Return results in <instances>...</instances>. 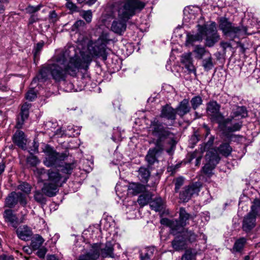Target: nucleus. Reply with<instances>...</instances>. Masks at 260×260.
Segmentation results:
<instances>
[{"instance_id": "nucleus-1", "label": "nucleus", "mask_w": 260, "mask_h": 260, "mask_svg": "<svg viewBox=\"0 0 260 260\" xmlns=\"http://www.w3.org/2000/svg\"><path fill=\"white\" fill-rule=\"evenodd\" d=\"M72 50L74 51V49L65 48L56 53L53 58L52 63L47 64L41 69L37 77L38 80H46L51 75L56 81H60L65 80L67 75L76 76L79 68H87L90 58L87 57L82 62H76V59H70Z\"/></svg>"}, {"instance_id": "nucleus-2", "label": "nucleus", "mask_w": 260, "mask_h": 260, "mask_svg": "<svg viewBox=\"0 0 260 260\" xmlns=\"http://www.w3.org/2000/svg\"><path fill=\"white\" fill-rule=\"evenodd\" d=\"M150 132L156 139L154 142L155 147L149 149L145 157L149 166L153 165L155 162H158L156 156L160 154L168 146L170 148L166 151L168 154H172L176 144L175 134L156 118H154L151 122Z\"/></svg>"}, {"instance_id": "nucleus-3", "label": "nucleus", "mask_w": 260, "mask_h": 260, "mask_svg": "<svg viewBox=\"0 0 260 260\" xmlns=\"http://www.w3.org/2000/svg\"><path fill=\"white\" fill-rule=\"evenodd\" d=\"M109 39L106 35H102L95 41H93L91 39L90 36L86 38H79L78 40L79 45H81L82 49H85L86 48L89 54H85L82 52L81 57L76 55L75 48L73 47H70L68 48H73L74 51H71V58L76 59V62H82L86 57L90 58V62L87 68L81 67L80 69L87 70L92 61V57L101 58L104 61L107 59L108 53L107 52V45L108 44Z\"/></svg>"}, {"instance_id": "nucleus-4", "label": "nucleus", "mask_w": 260, "mask_h": 260, "mask_svg": "<svg viewBox=\"0 0 260 260\" xmlns=\"http://www.w3.org/2000/svg\"><path fill=\"white\" fill-rule=\"evenodd\" d=\"M145 6L140 0H119L116 2L115 7L118 19L113 21L111 30L121 35L126 29L127 21L135 15L136 10H142Z\"/></svg>"}, {"instance_id": "nucleus-5", "label": "nucleus", "mask_w": 260, "mask_h": 260, "mask_svg": "<svg viewBox=\"0 0 260 260\" xmlns=\"http://www.w3.org/2000/svg\"><path fill=\"white\" fill-rule=\"evenodd\" d=\"M77 166V161L75 160H72L70 162L62 161L57 168V171H50L49 173V177L51 181L53 182L51 187L52 189L55 190L63 183L66 182Z\"/></svg>"}, {"instance_id": "nucleus-6", "label": "nucleus", "mask_w": 260, "mask_h": 260, "mask_svg": "<svg viewBox=\"0 0 260 260\" xmlns=\"http://www.w3.org/2000/svg\"><path fill=\"white\" fill-rule=\"evenodd\" d=\"M191 214L186 212L184 208L179 209V217L178 220H171L166 218L160 220L161 224L167 225L170 229V233L173 235L181 233L184 230V227L188 223V220L192 219Z\"/></svg>"}, {"instance_id": "nucleus-7", "label": "nucleus", "mask_w": 260, "mask_h": 260, "mask_svg": "<svg viewBox=\"0 0 260 260\" xmlns=\"http://www.w3.org/2000/svg\"><path fill=\"white\" fill-rule=\"evenodd\" d=\"M219 27L223 34L231 40L236 38L244 37L245 35L251 34L248 33L247 27L243 25L235 26L226 18H221L219 21Z\"/></svg>"}, {"instance_id": "nucleus-8", "label": "nucleus", "mask_w": 260, "mask_h": 260, "mask_svg": "<svg viewBox=\"0 0 260 260\" xmlns=\"http://www.w3.org/2000/svg\"><path fill=\"white\" fill-rule=\"evenodd\" d=\"M50 171L53 170L52 169L46 170L44 168H36L33 169L34 175L37 179L38 182H43L46 180L48 181V182L44 183L42 191L46 196L52 197L56 195L58 189H56L55 190L52 189L51 187H52L53 182L51 181L49 177V173Z\"/></svg>"}, {"instance_id": "nucleus-9", "label": "nucleus", "mask_w": 260, "mask_h": 260, "mask_svg": "<svg viewBox=\"0 0 260 260\" xmlns=\"http://www.w3.org/2000/svg\"><path fill=\"white\" fill-rule=\"evenodd\" d=\"M44 152L46 154V157L43 162L47 167H55L57 168L61 161L67 159L69 153H59L57 152L50 146L47 145Z\"/></svg>"}, {"instance_id": "nucleus-10", "label": "nucleus", "mask_w": 260, "mask_h": 260, "mask_svg": "<svg viewBox=\"0 0 260 260\" xmlns=\"http://www.w3.org/2000/svg\"><path fill=\"white\" fill-rule=\"evenodd\" d=\"M260 215V201L256 200L251 206L250 212L244 217L242 229L246 232H250L256 225V217Z\"/></svg>"}, {"instance_id": "nucleus-11", "label": "nucleus", "mask_w": 260, "mask_h": 260, "mask_svg": "<svg viewBox=\"0 0 260 260\" xmlns=\"http://www.w3.org/2000/svg\"><path fill=\"white\" fill-rule=\"evenodd\" d=\"M204 29L203 39L205 38V45L211 47L220 39V36L217 32L216 23L213 22L209 25H202Z\"/></svg>"}, {"instance_id": "nucleus-12", "label": "nucleus", "mask_w": 260, "mask_h": 260, "mask_svg": "<svg viewBox=\"0 0 260 260\" xmlns=\"http://www.w3.org/2000/svg\"><path fill=\"white\" fill-rule=\"evenodd\" d=\"M18 203L23 207L26 205V195L20 192L12 191L6 198L5 207L11 209L14 208Z\"/></svg>"}, {"instance_id": "nucleus-13", "label": "nucleus", "mask_w": 260, "mask_h": 260, "mask_svg": "<svg viewBox=\"0 0 260 260\" xmlns=\"http://www.w3.org/2000/svg\"><path fill=\"white\" fill-rule=\"evenodd\" d=\"M201 187V184L198 182L185 186L180 193V200L183 202H187L193 195L198 194Z\"/></svg>"}, {"instance_id": "nucleus-14", "label": "nucleus", "mask_w": 260, "mask_h": 260, "mask_svg": "<svg viewBox=\"0 0 260 260\" xmlns=\"http://www.w3.org/2000/svg\"><path fill=\"white\" fill-rule=\"evenodd\" d=\"M220 109V105L215 101H210L207 104L206 112L212 121L218 122L222 119Z\"/></svg>"}, {"instance_id": "nucleus-15", "label": "nucleus", "mask_w": 260, "mask_h": 260, "mask_svg": "<svg viewBox=\"0 0 260 260\" xmlns=\"http://www.w3.org/2000/svg\"><path fill=\"white\" fill-rule=\"evenodd\" d=\"M176 110L169 105H166L162 107L160 117L165 119L169 122V125L173 126L176 119Z\"/></svg>"}, {"instance_id": "nucleus-16", "label": "nucleus", "mask_w": 260, "mask_h": 260, "mask_svg": "<svg viewBox=\"0 0 260 260\" xmlns=\"http://www.w3.org/2000/svg\"><path fill=\"white\" fill-rule=\"evenodd\" d=\"M100 245L93 244L89 250L79 256L78 260H96L100 256Z\"/></svg>"}, {"instance_id": "nucleus-17", "label": "nucleus", "mask_w": 260, "mask_h": 260, "mask_svg": "<svg viewBox=\"0 0 260 260\" xmlns=\"http://www.w3.org/2000/svg\"><path fill=\"white\" fill-rule=\"evenodd\" d=\"M4 221L14 229H16L19 224V219L16 214L11 209L5 210L3 213Z\"/></svg>"}, {"instance_id": "nucleus-18", "label": "nucleus", "mask_w": 260, "mask_h": 260, "mask_svg": "<svg viewBox=\"0 0 260 260\" xmlns=\"http://www.w3.org/2000/svg\"><path fill=\"white\" fill-rule=\"evenodd\" d=\"M16 233L18 237L23 241L28 240L32 235V232L30 229L26 225L17 227Z\"/></svg>"}, {"instance_id": "nucleus-19", "label": "nucleus", "mask_w": 260, "mask_h": 260, "mask_svg": "<svg viewBox=\"0 0 260 260\" xmlns=\"http://www.w3.org/2000/svg\"><path fill=\"white\" fill-rule=\"evenodd\" d=\"M248 116V112L245 106H236L232 110L230 118L228 120H232L235 118L238 117L241 119L245 118Z\"/></svg>"}, {"instance_id": "nucleus-20", "label": "nucleus", "mask_w": 260, "mask_h": 260, "mask_svg": "<svg viewBox=\"0 0 260 260\" xmlns=\"http://www.w3.org/2000/svg\"><path fill=\"white\" fill-rule=\"evenodd\" d=\"M13 142L14 144L22 149H24L26 146V139L24 133L20 130L16 131L12 137Z\"/></svg>"}, {"instance_id": "nucleus-21", "label": "nucleus", "mask_w": 260, "mask_h": 260, "mask_svg": "<svg viewBox=\"0 0 260 260\" xmlns=\"http://www.w3.org/2000/svg\"><path fill=\"white\" fill-rule=\"evenodd\" d=\"M190 109L191 108L189 105V101L188 99H186L181 101L175 109L176 110V114H178V115L181 118L189 113Z\"/></svg>"}, {"instance_id": "nucleus-22", "label": "nucleus", "mask_w": 260, "mask_h": 260, "mask_svg": "<svg viewBox=\"0 0 260 260\" xmlns=\"http://www.w3.org/2000/svg\"><path fill=\"white\" fill-rule=\"evenodd\" d=\"M198 33L196 35L187 34L185 44L186 45H192L194 42L202 41L203 40V31H204L202 26L198 25Z\"/></svg>"}, {"instance_id": "nucleus-23", "label": "nucleus", "mask_w": 260, "mask_h": 260, "mask_svg": "<svg viewBox=\"0 0 260 260\" xmlns=\"http://www.w3.org/2000/svg\"><path fill=\"white\" fill-rule=\"evenodd\" d=\"M172 242V246L176 251H179L184 248L186 238L183 236L182 232L179 233Z\"/></svg>"}, {"instance_id": "nucleus-24", "label": "nucleus", "mask_w": 260, "mask_h": 260, "mask_svg": "<svg viewBox=\"0 0 260 260\" xmlns=\"http://www.w3.org/2000/svg\"><path fill=\"white\" fill-rule=\"evenodd\" d=\"M86 24L83 20H78L76 21L74 24L71 26L70 30L71 32H75L79 36L77 40L79 38H86V36H84L81 34V31H82L85 28Z\"/></svg>"}, {"instance_id": "nucleus-25", "label": "nucleus", "mask_w": 260, "mask_h": 260, "mask_svg": "<svg viewBox=\"0 0 260 260\" xmlns=\"http://www.w3.org/2000/svg\"><path fill=\"white\" fill-rule=\"evenodd\" d=\"M98 244L100 245V254H101L102 257H114V253L113 252L114 248L111 242H107L105 247L104 248H101V243Z\"/></svg>"}, {"instance_id": "nucleus-26", "label": "nucleus", "mask_w": 260, "mask_h": 260, "mask_svg": "<svg viewBox=\"0 0 260 260\" xmlns=\"http://www.w3.org/2000/svg\"><path fill=\"white\" fill-rule=\"evenodd\" d=\"M206 159L208 162L216 166L218 164L220 158L215 150H211L207 151Z\"/></svg>"}, {"instance_id": "nucleus-27", "label": "nucleus", "mask_w": 260, "mask_h": 260, "mask_svg": "<svg viewBox=\"0 0 260 260\" xmlns=\"http://www.w3.org/2000/svg\"><path fill=\"white\" fill-rule=\"evenodd\" d=\"M247 243V239L244 237H242L237 239L232 249L231 250L233 253H237L241 252Z\"/></svg>"}, {"instance_id": "nucleus-28", "label": "nucleus", "mask_w": 260, "mask_h": 260, "mask_svg": "<svg viewBox=\"0 0 260 260\" xmlns=\"http://www.w3.org/2000/svg\"><path fill=\"white\" fill-rule=\"evenodd\" d=\"M181 61L185 65V68L189 71L194 70V67L192 63L191 53L188 52L182 54Z\"/></svg>"}, {"instance_id": "nucleus-29", "label": "nucleus", "mask_w": 260, "mask_h": 260, "mask_svg": "<svg viewBox=\"0 0 260 260\" xmlns=\"http://www.w3.org/2000/svg\"><path fill=\"white\" fill-rule=\"evenodd\" d=\"M145 189L143 185L140 183H129L127 190L129 193L134 195L137 194L141 192H143Z\"/></svg>"}, {"instance_id": "nucleus-30", "label": "nucleus", "mask_w": 260, "mask_h": 260, "mask_svg": "<svg viewBox=\"0 0 260 260\" xmlns=\"http://www.w3.org/2000/svg\"><path fill=\"white\" fill-rule=\"evenodd\" d=\"M150 206L152 210L156 212L161 211L164 209V203L161 198H156L150 202Z\"/></svg>"}, {"instance_id": "nucleus-31", "label": "nucleus", "mask_w": 260, "mask_h": 260, "mask_svg": "<svg viewBox=\"0 0 260 260\" xmlns=\"http://www.w3.org/2000/svg\"><path fill=\"white\" fill-rule=\"evenodd\" d=\"M155 251V249L153 246L144 248L140 254L141 260H149L153 255Z\"/></svg>"}, {"instance_id": "nucleus-32", "label": "nucleus", "mask_w": 260, "mask_h": 260, "mask_svg": "<svg viewBox=\"0 0 260 260\" xmlns=\"http://www.w3.org/2000/svg\"><path fill=\"white\" fill-rule=\"evenodd\" d=\"M218 151L222 156L225 157L229 156L232 151V148L229 143H222L218 148Z\"/></svg>"}, {"instance_id": "nucleus-33", "label": "nucleus", "mask_w": 260, "mask_h": 260, "mask_svg": "<svg viewBox=\"0 0 260 260\" xmlns=\"http://www.w3.org/2000/svg\"><path fill=\"white\" fill-rule=\"evenodd\" d=\"M233 120L234 119H232V121L230 120H226L227 121H231V124L230 125H227L226 126V129L229 132H234L238 131L240 130L242 126V121H238L237 122H234Z\"/></svg>"}, {"instance_id": "nucleus-34", "label": "nucleus", "mask_w": 260, "mask_h": 260, "mask_svg": "<svg viewBox=\"0 0 260 260\" xmlns=\"http://www.w3.org/2000/svg\"><path fill=\"white\" fill-rule=\"evenodd\" d=\"M79 127L74 125H69L66 130V136L75 137L80 134Z\"/></svg>"}, {"instance_id": "nucleus-35", "label": "nucleus", "mask_w": 260, "mask_h": 260, "mask_svg": "<svg viewBox=\"0 0 260 260\" xmlns=\"http://www.w3.org/2000/svg\"><path fill=\"white\" fill-rule=\"evenodd\" d=\"M206 58L203 60L202 66L206 71H209L212 69L214 66L213 59L210 53H208Z\"/></svg>"}, {"instance_id": "nucleus-36", "label": "nucleus", "mask_w": 260, "mask_h": 260, "mask_svg": "<svg viewBox=\"0 0 260 260\" xmlns=\"http://www.w3.org/2000/svg\"><path fill=\"white\" fill-rule=\"evenodd\" d=\"M150 175V173L148 169L143 167H141L139 168V175L142 182H147Z\"/></svg>"}, {"instance_id": "nucleus-37", "label": "nucleus", "mask_w": 260, "mask_h": 260, "mask_svg": "<svg viewBox=\"0 0 260 260\" xmlns=\"http://www.w3.org/2000/svg\"><path fill=\"white\" fill-rule=\"evenodd\" d=\"M193 52L195 54L196 58L198 59L202 58L203 56H207L208 53H209L205 49V47L201 46H197L194 48Z\"/></svg>"}, {"instance_id": "nucleus-38", "label": "nucleus", "mask_w": 260, "mask_h": 260, "mask_svg": "<svg viewBox=\"0 0 260 260\" xmlns=\"http://www.w3.org/2000/svg\"><path fill=\"white\" fill-rule=\"evenodd\" d=\"M44 241L43 238L41 236L37 235L31 241V246L34 249H38L41 246Z\"/></svg>"}, {"instance_id": "nucleus-39", "label": "nucleus", "mask_w": 260, "mask_h": 260, "mask_svg": "<svg viewBox=\"0 0 260 260\" xmlns=\"http://www.w3.org/2000/svg\"><path fill=\"white\" fill-rule=\"evenodd\" d=\"M35 200L42 204H45L46 203V198L44 197V193L40 190H36L34 192V195Z\"/></svg>"}, {"instance_id": "nucleus-40", "label": "nucleus", "mask_w": 260, "mask_h": 260, "mask_svg": "<svg viewBox=\"0 0 260 260\" xmlns=\"http://www.w3.org/2000/svg\"><path fill=\"white\" fill-rule=\"evenodd\" d=\"M150 199V196L149 194H141L138 199V203L141 206L143 207L146 205Z\"/></svg>"}, {"instance_id": "nucleus-41", "label": "nucleus", "mask_w": 260, "mask_h": 260, "mask_svg": "<svg viewBox=\"0 0 260 260\" xmlns=\"http://www.w3.org/2000/svg\"><path fill=\"white\" fill-rule=\"evenodd\" d=\"M203 100L199 95L193 97L191 101V105L192 108L194 110H196L200 105L202 104Z\"/></svg>"}, {"instance_id": "nucleus-42", "label": "nucleus", "mask_w": 260, "mask_h": 260, "mask_svg": "<svg viewBox=\"0 0 260 260\" xmlns=\"http://www.w3.org/2000/svg\"><path fill=\"white\" fill-rule=\"evenodd\" d=\"M82 162L83 163V166L82 167V169L85 171L86 172H89L92 170L93 167V163L88 159H83L82 160ZM80 169H81V167H79Z\"/></svg>"}, {"instance_id": "nucleus-43", "label": "nucleus", "mask_w": 260, "mask_h": 260, "mask_svg": "<svg viewBox=\"0 0 260 260\" xmlns=\"http://www.w3.org/2000/svg\"><path fill=\"white\" fill-rule=\"evenodd\" d=\"M27 163L31 167H36L40 163L39 158L34 155H30L26 158Z\"/></svg>"}, {"instance_id": "nucleus-44", "label": "nucleus", "mask_w": 260, "mask_h": 260, "mask_svg": "<svg viewBox=\"0 0 260 260\" xmlns=\"http://www.w3.org/2000/svg\"><path fill=\"white\" fill-rule=\"evenodd\" d=\"M216 166L208 162L202 168L203 173L208 176H211L212 174V171Z\"/></svg>"}, {"instance_id": "nucleus-45", "label": "nucleus", "mask_w": 260, "mask_h": 260, "mask_svg": "<svg viewBox=\"0 0 260 260\" xmlns=\"http://www.w3.org/2000/svg\"><path fill=\"white\" fill-rule=\"evenodd\" d=\"M80 16L85 20L87 23H90L92 20V14L91 10L82 11L80 12Z\"/></svg>"}, {"instance_id": "nucleus-46", "label": "nucleus", "mask_w": 260, "mask_h": 260, "mask_svg": "<svg viewBox=\"0 0 260 260\" xmlns=\"http://www.w3.org/2000/svg\"><path fill=\"white\" fill-rule=\"evenodd\" d=\"M183 236L185 237L186 240L187 239L191 242H194L196 240L197 236L192 231H186L185 233L182 232Z\"/></svg>"}, {"instance_id": "nucleus-47", "label": "nucleus", "mask_w": 260, "mask_h": 260, "mask_svg": "<svg viewBox=\"0 0 260 260\" xmlns=\"http://www.w3.org/2000/svg\"><path fill=\"white\" fill-rule=\"evenodd\" d=\"M44 44V43L43 42H39L34 47L33 53L35 59L39 56L40 53L43 47Z\"/></svg>"}, {"instance_id": "nucleus-48", "label": "nucleus", "mask_w": 260, "mask_h": 260, "mask_svg": "<svg viewBox=\"0 0 260 260\" xmlns=\"http://www.w3.org/2000/svg\"><path fill=\"white\" fill-rule=\"evenodd\" d=\"M18 189L26 194H28L31 191V186L26 182H22L18 185Z\"/></svg>"}, {"instance_id": "nucleus-49", "label": "nucleus", "mask_w": 260, "mask_h": 260, "mask_svg": "<svg viewBox=\"0 0 260 260\" xmlns=\"http://www.w3.org/2000/svg\"><path fill=\"white\" fill-rule=\"evenodd\" d=\"M214 141V137L211 136L208 142L205 143L204 146H202L201 147V152L203 153L204 151H206V149L210 148L213 144Z\"/></svg>"}, {"instance_id": "nucleus-50", "label": "nucleus", "mask_w": 260, "mask_h": 260, "mask_svg": "<svg viewBox=\"0 0 260 260\" xmlns=\"http://www.w3.org/2000/svg\"><path fill=\"white\" fill-rule=\"evenodd\" d=\"M67 1L66 6V7L71 11V13L77 12L79 11V8L74 4L71 0H66Z\"/></svg>"}, {"instance_id": "nucleus-51", "label": "nucleus", "mask_w": 260, "mask_h": 260, "mask_svg": "<svg viewBox=\"0 0 260 260\" xmlns=\"http://www.w3.org/2000/svg\"><path fill=\"white\" fill-rule=\"evenodd\" d=\"M42 7V5H39L36 6H28L26 8V11L27 13L30 14H35V13L39 11Z\"/></svg>"}, {"instance_id": "nucleus-52", "label": "nucleus", "mask_w": 260, "mask_h": 260, "mask_svg": "<svg viewBox=\"0 0 260 260\" xmlns=\"http://www.w3.org/2000/svg\"><path fill=\"white\" fill-rule=\"evenodd\" d=\"M183 183L184 178L182 177H180L176 179L175 183V190L176 192H178L179 189L183 185Z\"/></svg>"}, {"instance_id": "nucleus-53", "label": "nucleus", "mask_w": 260, "mask_h": 260, "mask_svg": "<svg viewBox=\"0 0 260 260\" xmlns=\"http://www.w3.org/2000/svg\"><path fill=\"white\" fill-rule=\"evenodd\" d=\"M37 97V94L34 89H30L28 90L25 95V98L26 100L29 101H32Z\"/></svg>"}, {"instance_id": "nucleus-54", "label": "nucleus", "mask_w": 260, "mask_h": 260, "mask_svg": "<svg viewBox=\"0 0 260 260\" xmlns=\"http://www.w3.org/2000/svg\"><path fill=\"white\" fill-rule=\"evenodd\" d=\"M181 260H196L194 255L191 252L187 251L183 255Z\"/></svg>"}, {"instance_id": "nucleus-55", "label": "nucleus", "mask_w": 260, "mask_h": 260, "mask_svg": "<svg viewBox=\"0 0 260 260\" xmlns=\"http://www.w3.org/2000/svg\"><path fill=\"white\" fill-rule=\"evenodd\" d=\"M38 249V250L37 252V255L40 258H44L45 257V254L47 252V250H46V248L42 247V248H39Z\"/></svg>"}, {"instance_id": "nucleus-56", "label": "nucleus", "mask_w": 260, "mask_h": 260, "mask_svg": "<svg viewBox=\"0 0 260 260\" xmlns=\"http://www.w3.org/2000/svg\"><path fill=\"white\" fill-rule=\"evenodd\" d=\"M54 133V136H56L57 137H62L66 136V131H63L61 128L57 129Z\"/></svg>"}, {"instance_id": "nucleus-57", "label": "nucleus", "mask_w": 260, "mask_h": 260, "mask_svg": "<svg viewBox=\"0 0 260 260\" xmlns=\"http://www.w3.org/2000/svg\"><path fill=\"white\" fill-rule=\"evenodd\" d=\"M49 17L52 22H55L57 20V15L55 11H51Z\"/></svg>"}, {"instance_id": "nucleus-58", "label": "nucleus", "mask_w": 260, "mask_h": 260, "mask_svg": "<svg viewBox=\"0 0 260 260\" xmlns=\"http://www.w3.org/2000/svg\"><path fill=\"white\" fill-rule=\"evenodd\" d=\"M29 115V112L21 109L20 116L23 119H27Z\"/></svg>"}, {"instance_id": "nucleus-59", "label": "nucleus", "mask_w": 260, "mask_h": 260, "mask_svg": "<svg viewBox=\"0 0 260 260\" xmlns=\"http://www.w3.org/2000/svg\"><path fill=\"white\" fill-rule=\"evenodd\" d=\"M38 20V16L35 14H31V16L29 19V24H32L36 22Z\"/></svg>"}, {"instance_id": "nucleus-60", "label": "nucleus", "mask_w": 260, "mask_h": 260, "mask_svg": "<svg viewBox=\"0 0 260 260\" xmlns=\"http://www.w3.org/2000/svg\"><path fill=\"white\" fill-rule=\"evenodd\" d=\"M31 106V104L26 102L24 104H23L21 109L29 112V110Z\"/></svg>"}, {"instance_id": "nucleus-61", "label": "nucleus", "mask_w": 260, "mask_h": 260, "mask_svg": "<svg viewBox=\"0 0 260 260\" xmlns=\"http://www.w3.org/2000/svg\"><path fill=\"white\" fill-rule=\"evenodd\" d=\"M0 260H13V257L11 255L2 254L0 255Z\"/></svg>"}, {"instance_id": "nucleus-62", "label": "nucleus", "mask_w": 260, "mask_h": 260, "mask_svg": "<svg viewBox=\"0 0 260 260\" xmlns=\"http://www.w3.org/2000/svg\"><path fill=\"white\" fill-rule=\"evenodd\" d=\"M220 46L224 50L232 47L231 44L229 42H221Z\"/></svg>"}, {"instance_id": "nucleus-63", "label": "nucleus", "mask_w": 260, "mask_h": 260, "mask_svg": "<svg viewBox=\"0 0 260 260\" xmlns=\"http://www.w3.org/2000/svg\"><path fill=\"white\" fill-rule=\"evenodd\" d=\"M25 120V119H23L21 118V120H19L18 122L16 123V127L17 128H21L22 125L24 123V121Z\"/></svg>"}, {"instance_id": "nucleus-64", "label": "nucleus", "mask_w": 260, "mask_h": 260, "mask_svg": "<svg viewBox=\"0 0 260 260\" xmlns=\"http://www.w3.org/2000/svg\"><path fill=\"white\" fill-rule=\"evenodd\" d=\"M47 260H59L54 255H48L47 257Z\"/></svg>"}]
</instances>
